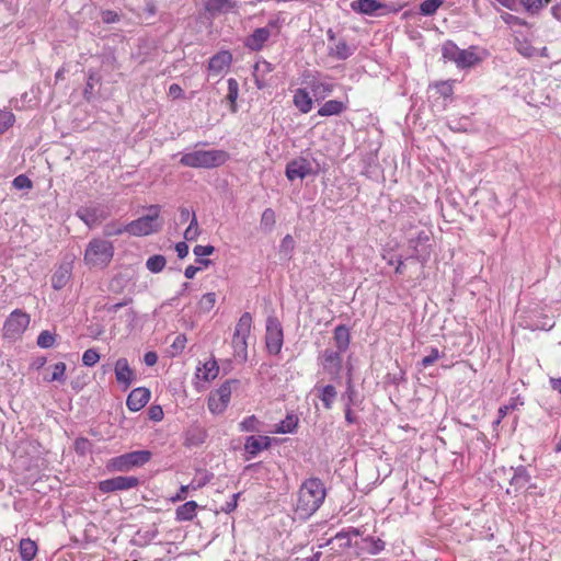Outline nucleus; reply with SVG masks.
Masks as SVG:
<instances>
[{"label":"nucleus","mask_w":561,"mask_h":561,"mask_svg":"<svg viewBox=\"0 0 561 561\" xmlns=\"http://www.w3.org/2000/svg\"><path fill=\"white\" fill-rule=\"evenodd\" d=\"M327 492L323 482L318 478L306 480L299 488L296 513L300 518H308L322 505Z\"/></svg>","instance_id":"f257e3e1"},{"label":"nucleus","mask_w":561,"mask_h":561,"mask_svg":"<svg viewBox=\"0 0 561 561\" xmlns=\"http://www.w3.org/2000/svg\"><path fill=\"white\" fill-rule=\"evenodd\" d=\"M228 159L229 153L225 150H195L182 154L180 163L188 168L211 169L225 164Z\"/></svg>","instance_id":"f03ea898"},{"label":"nucleus","mask_w":561,"mask_h":561,"mask_svg":"<svg viewBox=\"0 0 561 561\" xmlns=\"http://www.w3.org/2000/svg\"><path fill=\"white\" fill-rule=\"evenodd\" d=\"M114 255V245L111 241L94 238L90 240L84 251V262L91 267H105Z\"/></svg>","instance_id":"7ed1b4c3"},{"label":"nucleus","mask_w":561,"mask_h":561,"mask_svg":"<svg viewBox=\"0 0 561 561\" xmlns=\"http://www.w3.org/2000/svg\"><path fill=\"white\" fill-rule=\"evenodd\" d=\"M148 214L126 225L127 232L131 236L142 237L158 232L162 228V221L159 220L161 207L150 205Z\"/></svg>","instance_id":"20e7f679"},{"label":"nucleus","mask_w":561,"mask_h":561,"mask_svg":"<svg viewBox=\"0 0 561 561\" xmlns=\"http://www.w3.org/2000/svg\"><path fill=\"white\" fill-rule=\"evenodd\" d=\"M320 172L319 162L309 158L308 156H301L293 159L286 165L285 174L289 181L296 179L304 180L309 175H317Z\"/></svg>","instance_id":"39448f33"},{"label":"nucleus","mask_w":561,"mask_h":561,"mask_svg":"<svg viewBox=\"0 0 561 561\" xmlns=\"http://www.w3.org/2000/svg\"><path fill=\"white\" fill-rule=\"evenodd\" d=\"M151 459L148 450H136L112 458L107 467L115 471L126 472L135 467H140Z\"/></svg>","instance_id":"423d86ee"},{"label":"nucleus","mask_w":561,"mask_h":561,"mask_svg":"<svg viewBox=\"0 0 561 561\" xmlns=\"http://www.w3.org/2000/svg\"><path fill=\"white\" fill-rule=\"evenodd\" d=\"M28 324L30 316L20 309H15L9 314L3 324V336L15 340L26 330Z\"/></svg>","instance_id":"0eeeda50"},{"label":"nucleus","mask_w":561,"mask_h":561,"mask_svg":"<svg viewBox=\"0 0 561 561\" xmlns=\"http://www.w3.org/2000/svg\"><path fill=\"white\" fill-rule=\"evenodd\" d=\"M76 215L89 227L92 228L110 216L107 206L103 204H90L80 207Z\"/></svg>","instance_id":"6e6552de"},{"label":"nucleus","mask_w":561,"mask_h":561,"mask_svg":"<svg viewBox=\"0 0 561 561\" xmlns=\"http://www.w3.org/2000/svg\"><path fill=\"white\" fill-rule=\"evenodd\" d=\"M234 383V380H227L217 390L209 394L208 409L210 412L221 413L226 410L230 401L232 385Z\"/></svg>","instance_id":"1a4fd4ad"},{"label":"nucleus","mask_w":561,"mask_h":561,"mask_svg":"<svg viewBox=\"0 0 561 561\" xmlns=\"http://www.w3.org/2000/svg\"><path fill=\"white\" fill-rule=\"evenodd\" d=\"M252 328V316L250 312H244L239 318L234 333L232 336V345L234 351H247L248 348V337L250 335Z\"/></svg>","instance_id":"9d476101"},{"label":"nucleus","mask_w":561,"mask_h":561,"mask_svg":"<svg viewBox=\"0 0 561 561\" xmlns=\"http://www.w3.org/2000/svg\"><path fill=\"white\" fill-rule=\"evenodd\" d=\"M140 481L134 476H118L99 482V490L103 493L127 491L137 488Z\"/></svg>","instance_id":"9b49d317"},{"label":"nucleus","mask_w":561,"mask_h":561,"mask_svg":"<svg viewBox=\"0 0 561 561\" xmlns=\"http://www.w3.org/2000/svg\"><path fill=\"white\" fill-rule=\"evenodd\" d=\"M519 317L522 319L520 324L530 330H550L554 324L551 318L546 316L539 317V308L537 306L522 311Z\"/></svg>","instance_id":"f8f14e48"},{"label":"nucleus","mask_w":561,"mask_h":561,"mask_svg":"<svg viewBox=\"0 0 561 561\" xmlns=\"http://www.w3.org/2000/svg\"><path fill=\"white\" fill-rule=\"evenodd\" d=\"M283 327L276 317L266 319L265 343L267 351H280L283 346Z\"/></svg>","instance_id":"ddd939ff"},{"label":"nucleus","mask_w":561,"mask_h":561,"mask_svg":"<svg viewBox=\"0 0 561 561\" xmlns=\"http://www.w3.org/2000/svg\"><path fill=\"white\" fill-rule=\"evenodd\" d=\"M430 236L425 231H420L415 238L409 239V248L412 250V257L424 263L430 259L431 245Z\"/></svg>","instance_id":"4468645a"},{"label":"nucleus","mask_w":561,"mask_h":561,"mask_svg":"<svg viewBox=\"0 0 561 561\" xmlns=\"http://www.w3.org/2000/svg\"><path fill=\"white\" fill-rule=\"evenodd\" d=\"M232 55L228 50H221L215 54L208 61V72L211 76H220L230 66Z\"/></svg>","instance_id":"2eb2a0df"},{"label":"nucleus","mask_w":561,"mask_h":561,"mask_svg":"<svg viewBox=\"0 0 561 561\" xmlns=\"http://www.w3.org/2000/svg\"><path fill=\"white\" fill-rule=\"evenodd\" d=\"M270 37L271 31L268 26L259 27L245 37L243 44L248 49L252 51H260Z\"/></svg>","instance_id":"dca6fc26"},{"label":"nucleus","mask_w":561,"mask_h":561,"mask_svg":"<svg viewBox=\"0 0 561 561\" xmlns=\"http://www.w3.org/2000/svg\"><path fill=\"white\" fill-rule=\"evenodd\" d=\"M72 262H62L51 276V287L55 290L62 289L70 280L72 275Z\"/></svg>","instance_id":"f3484780"},{"label":"nucleus","mask_w":561,"mask_h":561,"mask_svg":"<svg viewBox=\"0 0 561 561\" xmlns=\"http://www.w3.org/2000/svg\"><path fill=\"white\" fill-rule=\"evenodd\" d=\"M150 391L147 388L139 387L134 389L127 397V408L137 412L140 411L150 400Z\"/></svg>","instance_id":"a211bd4d"},{"label":"nucleus","mask_w":561,"mask_h":561,"mask_svg":"<svg viewBox=\"0 0 561 561\" xmlns=\"http://www.w3.org/2000/svg\"><path fill=\"white\" fill-rule=\"evenodd\" d=\"M274 70V66L265 60L259 59L253 66V78L257 89L262 90L266 87V77Z\"/></svg>","instance_id":"6ab92c4d"},{"label":"nucleus","mask_w":561,"mask_h":561,"mask_svg":"<svg viewBox=\"0 0 561 561\" xmlns=\"http://www.w3.org/2000/svg\"><path fill=\"white\" fill-rule=\"evenodd\" d=\"M115 377L119 383L128 388L135 378L126 358H119L115 364Z\"/></svg>","instance_id":"aec40b11"},{"label":"nucleus","mask_w":561,"mask_h":561,"mask_svg":"<svg viewBox=\"0 0 561 561\" xmlns=\"http://www.w3.org/2000/svg\"><path fill=\"white\" fill-rule=\"evenodd\" d=\"M219 374V366L214 358L206 360L202 366L196 369V378L198 380L209 382L214 380Z\"/></svg>","instance_id":"412c9836"},{"label":"nucleus","mask_w":561,"mask_h":561,"mask_svg":"<svg viewBox=\"0 0 561 561\" xmlns=\"http://www.w3.org/2000/svg\"><path fill=\"white\" fill-rule=\"evenodd\" d=\"M293 103L302 114L309 113L313 106L312 98L304 88H298L295 90L293 95Z\"/></svg>","instance_id":"4be33fe9"},{"label":"nucleus","mask_w":561,"mask_h":561,"mask_svg":"<svg viewBox=\"0 0 561 561\" xmlns=\"http://www.w3.org/2000/svg\"><path fill=\"white\" fill-rule=\"evenodd\" d=\"M480 61L481 57L477 54V47L470 46L467 49H461L456 66L459 69H468L474 67Z\"/></svg>","instance_id":"5701e85b"},{"label":"nucleus","mask_w":561,"mask_h":561,"mask_svg":"<svg viewBox=\"0 0 561 561\" xmlns=\"http://www.w3.org/2000/svg\"><path fill=\"white\" fill-rule=\"evenodd\" d=\"M351 7L355 12L374 15L376 11L385 8L386 4L378 0H356L351 3Z\"/></svg>","instance_id":"b1692460"},{"label":"nucleus","mask_w":561,"mask_h":561,"mask_svg":"<svg viewBox=\"0 0 561 561\" xmlns=\"http://www.w3.org/2000/svg\"><path fill=\"white\" fill-rule=\"evenodd\" d=\"M309 88L317 101L324 100L334 91V84L332 82L317 79L309 82Z\"/></svg>","instance_id":"393cba45"},{"label":"nucleus","mask_w":561,"mask_h":561,"mask_svg":"<svg viewBox=\"0 0 561 561\" xmlns=\"http://www.w3.org/2000/svg\"><path fill=\"white\" fill-rule=\"evenodd\" d=\"M270 437L267 436H249L245 439L244 449L252 456L267 449L270 446Z\"/></svg>","instance_id":"a878e982"},{"label":"nucleus","mask_w":561,"mask_h":561,"mask_svg":"<svg viewBox=\"0 0 561 561\" xmlns=\"http://www.w3.org/2000/svg\"><path fill=\"white\" fill-rule=\"evenodd\" d=\"M236 3L230 0H205L204 8L206 12L215 16L222 12L232 10Z\"/></svg>","instance_id":"bb28decb"},{"label":"nucleus","mask_w":561,"mask_h":561,"mask_svg":"<svg viewBox=\"0 0 561 561\" xmlns=\"http://www.w3.org/2000/svg\"><path fill=\"white\" fill-rule=\"evenodd\" d=\"M347 105L339 100H329L322 104V106L318 110V115L320 116H334L340 115L344 111H346Z\"/></svg>","instance_id":"cd10ccee"},{"label":"nucleus","mask_w":561,"mask_h":561,"mask_svg":"<svg viewBox=\"0 0 561 561\" xmlns=\"http://www.w3.org/2000/svg\"><path fill=\"white\" fill-rule=\"evenodd\" d=\"M197 503L195 501H188L182 505H180L175 511V518L179 522H188L192 520L197 511Z\"/></svg>","instance_id":"c85d7f7f"},{"label":"nucleus","mask_w":561,"mask_h":561,"mask_svg":"<svg viewBox=\"0 0 561 561\" xmlns=\"http://www.w3.org/2000/svg\"><path fill=\"white\" fill-rule=\"evenodd\" d=\"M324 369L332 376L339 375L342 368L340 353H327L322 360Z\"/></svg>","instance_id":"c756f323"},{"label":"nucleus","mask_w":561,"mask_h":561,"mask_svg":"<svg viewBox=\"0 0 561 561\" xmlns=\"http://www.w3.org/2000/svg\"><path fill=\"white\" fill-rule=\"evenodd\" d=\"M37 545L30 538H24L20 541L19 552L22 561H32L37 553Z\"/></svg>","instance_id":"7c9ffc66"},{"label":"nucleus","mask_w":561,"mask_h":561,"mask_svg":"<svg viewBox=\"0 0 561 561\" xmlns=\"http://www.w3.org/2000/svg\"><path fill=\"white\" fill-rule=\"evenodd\" d=\"M316 390L318 391V397L322 401L324 408L330 410L336 398L335 387L332 385H327L324 387H316Z\"/></svg>","instance_id":"2f4dec72"},{"label":"nucleus","mask_w":561,"mask_h":561,"mask_svg":"<svg viewBox=\"0 0 561 561\" xmlns=\"http://www.w3.org/2000/svg\"><path fill=\"white\" fill-rule=\"evenodd\" d=\"M276 224V214L272 208H265L261 215L260 229L264 233H271Z\"/></svg>","instance_id":"473e14b6"},{"label":"nucleus","mask_w":561,"mask_h":561,"mask_svg":"<svg viewBox=\"0 0 561 561\" xmlns=\"http://www.w3.org/2000/svg\"><path fill=\"white\" fill-rule=\"evenodd\" d=\"M334 341L337 351H346L350 344V330L345 325H337L334 330Z\"/></svg>","instance_id":"72a5a7b5"},{"label":"nucleus","mask_w":561,"mask_h":561,"mask_svg":"<svg viewBox=\"0 0 561 561\" xmlns=\"http://www.w3.org/2000/svg\"><path fill=\"white\" fill-rule=\"evenodd\" d=\"M530 480V474L527 472L526 468L523 466L517 467L514 470V474L511 479V485H513L516 490L524 488Z\"/></svg>","instance_id":"f704fd0d"},{"label":"nucleus","mask_w":561,"mask_h":561,"mask_svg":"<svg viewBox=\"0 0 561 561\" xmlns=\"http://www.w3.org/2000/svg\"><path fill=\"white\" fill-rule=\"evenodd\" d=\"M355 51L354 47H351L345 41H340L334 48L331 50V56L345 60L351 57Z\"/></svg>","instance_id":"c9c22d12"},{"label":"nucleus","mask_w":561,"mask_h":561,"mask_svg":"<svg viewBox=\"0 0 561 561\" xmlns=\"http://www.w3.org/2000/svg\"><path fill=\"white\" fill-rule=\"evenodd\" d=\"M461 49L451 41H447L443 44L442 47V55L443 58L451 61L456 65L458 60V56L460 54Z\"/></svg>","instance_id":"e433bc0d"},{"label":"nucleus","mask_w":561,"mask_h":561,"mask_svg":"<svg viewBox=\"0 0 561 561\" xmlns=\"http://www.w3.org/2000/svg\"><path fill=\"white\" fill-rule=\"evenodd\" d=\"M444 4V0H424L419 5V12L423 16H432Z\"/></svg>","instance_id":"4c0bfd02"},{"label":"nucleus","mask_w":561,"mask_h":561,"mask_svg":"<svg viewBox=\"0 0 561 561\" xmlns=\"http://www.w3.org/2000/svg\"><path fill=\"white\" fill-rule=\"evenodd\" d=\"M228 93H227V100L230 103V108L232 113L237 112V104L236 101L239 95V83L234 78H229L228 81Z\"/></svg>","instance_id":"58836bf2"},{"label":"nucleus","mask_w":561,"mask_h":561,"mask_svg":"<svg viewBox=\"0 0 561 561\" xmlns=\"http://www.w3.org/2000/svg\"><path fill=\"white\" fill-rule=\"evenodd\" d=\"M57 334L50 330H44L37 336L36 344L41 348H51L55 346Z\"/></svg>","instance_id":"ea45409f"},{"label":"nucleus","mask_w":561,"mask_h":561,"mask_svg":"<svg viewBox=\"0 0 561 561\" xmlns=\"http://www.w3.org/2000/svg\"><path fill=\"white\" fill-rule=\"evenodd\" d=\"M165 264L167 260L161 254L152 255L146 262V266L151 273L161 272L165 267Z\"/></svg>","instance_id":"a19ab883"},{"label":"nucleus","mask_w":561,"mask_h":561,"mask_svg":"<svg viewBox=\"0 0 561 561\" xmlns=\"http://www.w3.org/2000/svg\"><path fill=\"white\" fill-rule=\"evenodd\" d=\"M295 249V240L293 236L286 234L279 244V254L284 257L290 259Z\"/></svg>","instance_id":"79ce46f5"},{"label":"nucleus","mask_w":561,"mask_h":561,"mask_svg":"<svg viewBox=\"0 0 561 561\" xmlns=\"http://www.w3.org/2000/svg\"><path fill=\"white\" fill-rule=\"evenodd\" d=\"M15 122V116L11 111L0 110V135L7 131Z\"/></svg>","instance_id":"37998d69"},{"label":"nucleus","mask_w":561,"mask_h":561,"mask_svg":"<svg viewBox=\"0 0 561 561\" xmlns=\"http://www.w3.org/2000/svg\"><path fill=\"white\" fill-rule=\"evenodd\" d=\"M549 2L550 0H520L524 9L531 14L538 13Z\"/></svg>","instance_id":"c03bdc74"},{"label":"nucleus","mask_w":561,"mask_h":561,"mask_svg":"<svg viewBox=\"0 0 561 561\" xmlns=\"http://www.w3.org/2000/svg\"><path fill=\"white\" fill-rule=\"evenodd\" d=\"M297 426V419L293 415L287 416L284 421L276 425L275 433H291Z\"/></svg>","instance_id":"a18cd8bd"},{"label":"nucleus","mask_w":561,"mask_h":561,"mask_svg":"<svg viewBox=\"0 0 561 561\" xmlns=\"http://www.w3.org/2000/svg\"><path fill=\"white\" fill-rule=\"evenodd\" d=\"M198 236H199V229H198L197 218H196V215L193 214L190 225L186 228V230L184 231V239L187 241H194L197 239Z\"/></svg>","instance_id":"49530a36"},{"label":"nucleus","mask_w":561,"mask_h":561,"mask_svg":"<svg viewBox=\"0 0 561 561\" xmlns=\"http://www.w3.org/2000/svg\"><path fill=\"white\" fill-rule=\"evenodd\" d=\"M216 299H217V296L215 293H207V294L203 295V297L201 298V300L198 302L199 309L204 312L210 311L216 304Z\"/></svg>","instance_id":"de8ad7c7"},{"label":"nucleus","mask_w":561,"mask_h":561,"mask_svg":"<svg viewBox=\"0 0 561 561\" xmlns=\"http://www.w3.org/2000/svg\"><path fill=\"white\" fill-rule=\"evenodd\" d=\"M53 371L50 377L46 378L47 381H65V371H66V365L65 363H57L53 367Z\"/></svg>","instance_id":"09e8293b"},{"label":"nucleus","mask_w":561,"mask_h":561,"mask_svg":"<svg viewBox=\"0 0 561 561\" xmlns=\"http://www.w3.org/2000/svg\"><path fill=\"white\" fill-rule=\"evenodd\" d=\"M104 236L106 237H115L119 236L124 232H127L126 225H119L117 222H110L104 226L103 229Z\"/></svg>","instance_id":"8fccbe9b"},{"label":"nucleus","mask_w":561,"mask_h":561,"mask_svg":"<svg viewBox=\"0 0 561 561\" xmlns=\"http://www.w3.org/2000/svg\"><path fill=\"white\" fill-rule=\"evenodd\" d=\"M515 47L524 57H533L536 54V48L527 41H517Z\"/></svg>","instance_id":"3c124183"},{"label":"nucleus","mask_w":561,"mask_h":561,"mask_svg":"<svg viewBox=\"0 0 561 561\" xmlns=\"http://www.w3.org/2000/svg\"><path fill=\"white\" fill-rule=\"evenodd\" d=\"M205 434L201 430L190 431L186 435L185 444L188 446L198 445L204 442Z\"/></svg>","instance_id":"603ef678"},{"label":"nucleus","mask_w":561,"mask_h":561,"mask_svg":"<svg viewBox=\"0 0 561 561\" xmlns=\"http://www.w3.org/2000/svg\"><path fill=\"white\" fill-rule=\"evenodd\" d=\"M12 185L16 190H30L33 186L32 181L24 174H20L13 179Z\"/></svg>","instance_id":"864d4df0"},{"label":"nucleus","mask_w":561,"mask_h":561,"mask_svg":"<svg viewBox=\"0 0 561 561\" xmlns=\"http://www.w3.org/2000/svg\"><path fill=\"white\" fill-rule=\"evenodd\" d=\"M435 89L445 100L449 99L453 94V85L449 82H438L435 84Z\"/></svg>","instance_id":"5fc2aeb1"},{"label":"nucleus","mask_w":561,"mask_h":561,"mask_svg":"<svg viewBox=\"0 0 561 561\" xmlns=\"http://www.w3.org/2000/svg\"><path fill=\"white\" fill-rule=\"evenodd\" d=\"M501 19L507 25H520V26L526 25V22L523 19H520L519 16L513 15L511 13H507V12H503L501 14Z\"/></svg>","instance_id":"6e6d98bb"},{"label":"nucleus","mask_w":561,"mask_h":561,"mask_svg":"<svg viewBox=\"0 0 561 561\" xmlns=\"http://www.w3.org/2000/svg\"><path fill=\"white\" fill-rule=\"evenodd\" d=\"M214 251H215V248L209 244L208 245L198 244V245H195L193 249V252L197 257L208 256V255L213 254Z\"/></svg>","instance_id":"4d7b16f0"},{"label":"nucleus","mask_w":561,"mask_h":561,"mask_svg":"<svg viewBox=\"0 0 561 561\" xmlns=\"http://www.w3.org/2000/svg\"><path fill=\"white\" fill-rule=\"evenodd\" d=\"M202 484H198V485H182L180 491L178 492V494L172 497V501L173 502H176V501H183L186 499V494L188 492L190 489H193V490H196L201 486Z\"/></svg>","instance_id":"13d9d810"},{"label":"nucleus","mask_w":561,"mask_h":561,"mask_svg":"<svg viewBox=\"0 0 561 561\" xmlns=\"http://www.w3.org/2000/svg\"><path fill=\"white\" fill-rule=\"evenodd\" d=\"M255 423H256V419H255V416H254V415H252V416H249V417L244 419V420L241 422L240 426H241V430H242V431H245V432H253V431H255V430H256V428H255Z\"/></svg>","instance_id":"bf43d9fd"},{"label":"nucleus","mask_w":561,"mask_h":561,"mask_svg":"<svg viewBox=\"0 0 561 561\" xmlns=\"http://www.w3.org/2000/svg\"><path fill=\"white\" fill-rule=\"evenodd\" d=\"M100 360V353H83L82 362L85 366H93Z\"/></svg>","instance_id":"052dcab7"},{"label":"nucleus","mask_w":561,"mask_h":561,"mask_svg":"<svg viewBox=\"0 0 561 561\" xmlns=\"http://www.w3.org/2000/svg\"><path fill=\"white\" fill-rule=\"evenodd\" d=\"M118 20V14L115 11L105 10L102 12V21L106 24L115 23Z\"/></svg>","instance_id":"680f3d73"},{"label":"nucleus","mask_w":561,"mask_h":561,"mask_svg":"<svg viewBox=\"0 0 561 561\" xmlns=\"http://www.w3.org/2000/svg\"><path fill=\"white\" fill-rule=\"evenodd\" d=\"M149 417L153 421H161L163 417V411L159 405H152L149 409Z\"/></svg>","instance_id":"e2e57ef3"},{"label":"nucleus","mask_w":561,"mask_h":561,"mask_svg":"<svg viewBox=\"0 0 561 561\" xmlns=\"http://www.w3.org/2000/svg\"><path fill=\"white\" fill-rule=\"evenodd\" d=\"M130 301H131V299H125L117 304L106 305L105 310L108 313H116L121 308L126 307Z\"/></svg>","instance_id":"0e129e2a"},{"label":"nucleus","mask_w":561,"mask_h":561,"mask_svg":"<svg viewBox=\"0 0 561 561\" xmlns=\"http://www.w3.org/2000/svg\"><path fill=\"white\" fill-rule=\"evenodd\" d=\"M239 495H240V493L233 494L231 501L227 502L221 507V511L225 512V513H231L232 511H234L237 505H238L237 501H238Z\"/></svg>","instance_id":"69168bd1"},{"label":"nucleus","mask_w":561,"mask_h":561,"mask_svg":"<svg viewBox=\"0 0 561 561\" xmlns=\"http://www.w3.org/2000/svg\"><path fill=\"white\" fill-rule=\"evenodd\" d=\"M169 95L173 99H180L183 96V89L179 84L173 83L169 87Z\"/></svg>","instance_id":"338daca9"},{"label":"nucleus","mask_w":561,"mask_h":561,"mask_svg":"<svg viewBox=\"0 0 561 561\" xmlns=\"http://www.w3.org/2000/svg\"><path fill=\"white\" fill-rule=\"evenodd\" d=\"M175 251L180 259H184L188 254V245L185 242H178Z\"/></svg>","instance_id":"774afa93"}]
</instances>
